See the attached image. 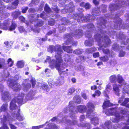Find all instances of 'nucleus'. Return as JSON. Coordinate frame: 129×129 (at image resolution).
Instances as JSON below:
<instances>
[{"label":"nucleus","instance_id":"f257e3e1","mask_svg":"<svg viewBox=\"0 0 129 129\" xmlns=\"http://www.w3.org/2000/svg\"><path fill=\"white\" fill-rule=\"evenodd\" d=\"M48 51L51 53L53 51H56L55 55L56 60H52L50 62V67L52 69L56 68L59 72L63 70L65 66V64L62 63L63 60L61 54L62 51L61 50L60 46L59 45H56L55 46H51L49 47Z\"/></svg>","mask_w":129,"mask_h":129},{"label":"nucleus","instance_id":"f03ea898","mask_svg":"<svg viewBox=\"0 0 129 129\" xmlns=\"http://www.w3.org/2000/svg\"><path fill=\"white\" fill-rule=\"evenodd\" d=\"M24 96L23 93H21L19 94L17 98L12 100L10 104V109L12 110L16 109L17 107L15 104V102H17L19 104H22L23 102V99Z\"/></svg>","mask_w":129,"mask_h":129},{"label":"nucleus","instance_id":"7ed1b4c3","mask_svg":"<svg viewBox=\"0 0 129 129\" xmlns=\"http://www.w3.org/2000/svg\"><path fill=\"white\" fill-rule=\"evenodd\" d=\"M108 112L111 115L115 114V117L111 118V120L114 122H117L120 119H122L123 116H121L120 114H119L117 113H116V111L115 108H111L108 111Z\"/></svg>","mask_w":129,"mask_h":129},{"label":"nucleus","instance_id":"20e7f679","mask_svg":"<svg viewBox=\"0 0 129 129\" xmlns=\"http://www.w3.org/2000/svg\"><path fill=\"white\" fill-rule=\"evenodd\" d=\"M117 79L118 82L120 84L122 83L124 84V87L123 88V93H128L129 91V88L128 89L127 86L126 85V84L124 82V80L123 78L120 75H118L117 76Z\"/></svg>","mask_w":129,"mask_h":129},{"label":"nucleus","instance_id":"39448f33","mask_svg":"<svg viewBox=\"0 0 129 129\" xmlns=\"http://www.w3.org/2000/svg\"><path fill=\"white\" fill-rule=\"evenodd\" d=\"M82 30L81 29L78 30L77 31H76L75 33H73V35H71V34H68L66 36L67 38H68V40L67 41L65 42V44L66 45H68V44H70V43H71L69 39L70 38H71L74 35H75L77 36V37L78 36V38L80 37H81L82 35Z\"/></svg>","mask_w":129,"mask_h":129},{"label":"nucleus","instance_id":"423d86ee","mask_svg":"<svg viewBox=\"0 0 129 129\" xmlns=\"http://www.w3.org/2000/svg\"><path fill=\"white\" fill-rule=\"evenodd\" d=\"M12 119L11 118V116H8L7 119L5 116H4L3 119L1 120V123H3V126L0 128V129H9L8 127L5 124V122L8 121H12Z\"/></svg>","mask_w":129,"mask_h":129},{"label":"nucleus","instance_id":"0eeeda50","mask_svg":"<svg viewBox=\"0 0 129 129\" xmlns=\"http://www.w3.org/2000/svg\"><path fill=\"white\" fill-rule=\"evenodd\" d=\"M86 107L85 105H79L74 108L72 113H73L74 110L75 111L76 113H77L78 111L81 113L84 112L86 111Z\"/></svg>","mask_w":129,"mask_h":129},{"label":"nucleus","instance_id":"6e6552de","mask_svg":"<svg viewBox=\"0 0 129 129\" xmlns=\"http://www.w3.org/2000/svg\"><path fill=\"white\" fill-rule=\"evenodd\" d=\"M9 86L11 87H12L13 90L16 91H19L21 89V87L20 84L15 82L14 84L11 83L9 85Z\"/></svg>","mask_w":129,"mask_h":129},{"label":"nucleus","instance_id":"1a4fd4ad","mask_svg":"<svg viewBox=\"0 0 129 129\" xmlns=\"http://www.w3.org/2000/svg\"><path fill=\"white\" fill-rule=\"evenodd\" d=\"M87 108L89 109L87 111V116H90L89 117H91L90 114H91V115H92V112H93L92 109L94 108V106L92 103H89L87 104Z\"/></svg>","mask_w":129,"mask_h":129},{"label":"nucleus","instance_id":"9d476101","mask_svg":"<svg viewBox=\"0 0 129 129\" xmlns=\"http://www.w3.org/2000/svg\"><path fill=\"white\" fill-rule=\"evenodd\" d=\"M119 86L116 84H114L113 85V90L116 94L118 96L119 95V93L120 91L119 88Z\"/></svg>","mask_w":129,"mask_h":129},{"label":"nucleus","instance_id":"9b49d317","mask_svg":"<svg viewBox=\"0 0 129 129\" xmlns=\"http://www.w3.org/2000/svg\"><path fill=\"white\" fill-rule=\"evenodd\" d=\"M111 122L110 121H107L103 125V127L105 129L106 128H108V129H111L112 128H116L113 127L110 124Z\"/></svg>","mask_w":129,"mask_h":129},{"label":"nucleus","instance_id":"f8f14e48","mask_svg":"<svg viewBox=\"0 0 129 129\" xmlns=\"http://www.w3.org/2000/svg\"><path fill=\"white\" fill-rule=\"evenodd\" d=\"M104 40H103V41L106 44L104 45L103 44L104 47H107L110 43V40L107 36H105L104 37Z\"/></svg>","mask_w":129,"mask_h":129},{"label":"nucleus","instance_id":"ddd939ff","mask_svg":"<svg viewBox=\"0 0 129 129\" xmlns=\"http://www.w3.org/2000/svg\"><path fill=\"white\" fill-rule=\"evenodd\" d=\"M63 48L64 51H66L68 53H71L72 52H73V50L71 49V46H63Z\"/></svg>","mask_w":129,"mask_h":129},{"label":"nucleus","instance_id":"4468645a","mask_svg":"<svg viewBox=\"0 0 129 129\" xmlns=\"http://www.w3.org/2000/svg\"><path fill=\"white\" fill-rule=\"evenodd\" d=\"M91 120L92 123L95 125L98 124V119L97 117L91 118Z\"/></svg>","mask_w":129,"mask_h":129},{"label":"nucleus","instance_id":"2eb2a0df","mask_svg":"<svg viewBox=\"0 0 129 129\" xmlns=\"http://www.w3.org/2000/svg\"><path fill=\"white\" fill-rule=\"evenodd\" d=\"M2 99L3 100H7L9 96V94L7 92H5L2 94Z\"/></svg>","mask_w":129,"mask_h":129},{"label":"nucleus","instance_id":"dca6fc26","mask_svg":"<svg viewBox=\"0 0 129 129\" xmlns=\"http://www.w3.org/2000/svg\"><path fill=\"white\" fill-rule=\"evenodd\" d=\"M24 64L23 60L17 62V65L18 68H21L23 67Z\"/></svg>","mask_w":129,"mask_h":129},{"label":"nucleus","instance_id":"f3484780","mask_svg":"<svg viewBox=\"0 0 129 129\" xmlns=\"http://www.w3.org/2000/svg\"><path fill=\"white\" fill-rule=\"evenodd\" d=\"M111 105V104L108 100L107 101H105V102L104 103L103 107V108L105 109L106 107L109 106Z\"/></svg>","mask_w":129,"mask_h":129},{"label":"nucleus","instance_id":"a211bd4d","mask_svg":"<svg viewBox=\"0 0 129 129\" xmlns=\"http://www.w3.org/2000/svg\"><path fill=\"white\" fill-rule=\"evenodd\" d=\"M91 17L92 16H89V17L86 16L84 17H81V18L82 22H87L89 20H90V18H91Z\"/></svg>","mask_w":129,"mask_h":129},{"label":"nucleus","instance_id":"6ab92c4d","mask_svg":"<svg viewBox=\"0 0 129 129\" xmlns=\"http://www.w3.org/2000/svg\"><path fill=\"white\" fill-rule=\"evenodd\" d=\"M17 27L16 24L12 22L11 26L9 27V30L12 31L14 30Z\"/></svg>","mask_w":129,"mask_h":129},{"label":"nucleus","instance_id":"aec40b11","mask_svg":"<svg viewBox=\"0 0 129 129\" xmlns=\"http://www.w3.org/2000/svg\"><path fill=\"white\" fill-rule=\"evenodd\" d=\"M100 58L101 60L104 62H107L109 60V58L107 56L100 57Z\"/></svg>","mask_w":129,"mask_h":129},{"label":"nucleus","instance_id":"412c9836","mask_svg":"<svg viewBox=\"0 0 129 129\" xmlns=\"http://www.w3.org/2000/svg\"><path fill=\"white\" fill-rule=\"evenodd\" d=\"M110 80L111 82L114 83L115 82L116 80V77L115 75H113L110 77Z\"/></svg>","mask_w":129,"mask_h":129},{"label":"nucleus","instance_id":"4be33fe9","mask_svg":"<svg viewBox=\"0 0 129 129\" xmlns=\"http://www.w3.org/2000/svg\"><path fill=\"white\" fill-rule=\"evenodd\" d=\"M93 43V42L92 41L86 40L85 41V44L86 46H91Z\"/></svg>","mask_w":129,"mask_h":129},{"label":"nucleus","instance_id":"5701e85b","mask_svg":"<svg viewBox=\"0 0 129 129\" xmlns=\"http://www.w3.org/2000/svg\"><path fill=\"white\" fill-rule=\"evenodd\" d=\"M7 105L6 104H4L2 106L1 108V110L2 111H5L7 109Z\"/></svg>","mask_w":129,"mask_h":129},{"label":"nucleus","instance_id":"b1692460","mask_svg":"<svg viewBox=\"0 0 129 129\" xmlns=\"http://www.w3.org/2000/svg\"><path fill=\"white\" fill-rule=\"evenodd\" d=\"M103 51L104 53L106 54L109 56V57L111 55L110 51L108 49H103Z\"/></svg>","mask_w":129,"mask_h":129},{"label":"nucleus","instance_id":"393cba45","mask_svg":"<svg viewBox=\"0 0 129 129\" xmlns=\"http://www.w3.org/2000/svg\"><path fill=\"white\" fill-rule=\"evenodd\" d=\"M75 91V89L73 87L70 88L68 90V94L71 95Z\"/></svg>","mask_w":129,"mask_h":129},{"label":"nucleus","instance_id":"a878e982","mask_svg":"<svg viewBox=\"0 0 129 129\" xmlns=\"http://www.w3.org/2000/svg\"><path fill=\"white\" fill-rule=\"evenodd\" d=\"M113 48L115 50H118L120 49V47L117 44H114L113 46Z\"/></svg>","mask_w":129,"mask_h":129},{"label":"nucleus","instance_id":"bb28decb","mask_svg":"<svg viewBox=\"0 0 129 129\" xmlns=\"http://www.w3.org/2000/svg\"><path fill=\"white\" fill-rule=\"evenodd\" d=\"M101 94V92L100 91L96 90L95 91V93L93 94L92 95V96L93 97H95V95H96L98 96H100Z\"/></svg>","mask_w":129,"mask_h":129},{"label":"nucleus","instance_id":"cd10ccee","mask_svg":"<svg viewBox=\"0 0 129 129\" xmlns=\"http://www.w3.org/2000/svg\"><path fill=\"white\" fill-rule=\"evenodd\" d=\"M48 86L46 84H43L42 86V88L44 90H46L47 91H49L50 88L48 87Z\"/></svg>","mask_w":129,"mask_h":129},{"label":"nucleus","instance_id":"c85d7f7f","mask_svg":"<svg viewBox=\"0 0 129 129\" xmlns=\"http://www.w3.org/2000/svg\"><path fill=\"white\" fill-rule=\"evenodd\" d=\"M73 122H71L70 120H69L67 121V122L68 123H69V124H75L77 123V122L75 120H73Z\"/></svg>","mask_w":129,"mask_h":129},{"label":"nucleus","instance_id":"c756f323","mask_svg":"<svg viewBox=\"0 0 129 129\" xmlns=\"http://www.w3.org/2000/svg\"><path fill=\"white\" fill-rule=\"evenodd\" d=\"M100 35L98 34L94 36V38L95 39L96 41L99 42V41H101V38H100Z\"/></svg>","mask_w":129,"mask_h":129},{"label":"nucleus","instance_id":"7c9ffc66","mask_svg":"<svg viewBox=\"0 0 129 129\" xmlns=\"http://www.w3.org/2000/svg\"><path fill=\"white\" fill-rule=\"evenodd\" d=\"M16 115L17 119L19 120L22 121L23 119V118L22 116L20 115L19 113H17Z\"/></svg>","mask_w":129,"mask_h":129},{"label":"nucleus","instance_id":"2f4dec72","mask_svg":"<svg viewBox=\"0 0 129 129\" xmlns=\"http://www.w3.org/2000/svg\"><path fill=\"white\" fill-rule=\"evenodd\" d=\"M44 9L45 11L48 13L50 12L51 11L50 8L48 6L47 4L45 5Z\"/></svg>","mask_w":129,"mask_h":129},{"label":"nucleus","instance_id":"473e14b6","mask_svg":"<svg viewBox=\"0 0 129 129\" xmlns=\"http://www.w3.org/2000/svg\"><path fill=\"white\" fill-rule=\"evenodd\" d=\"M8 64L10 67L12 66L13 64V61L12 60L11 58H9L8 60Z\"/></svg>","mask_w":129,"mask_h":129},{"label":"nucleus","instance_id":"72a5a7b5","mask_svg":"<svg viewBox=\"0 0 129 129\" xmlns=\"http://www.w3.org/2000/svg\"><path fill=\"white\" fill-rule=\"evenodd\" d=\"M40 0H33L32 3H31L30 4V6H32V4H34L35 5H37L38 4Z\"/></svg>","mask_w":129,"mask_h":129},{"label":"nucleus","instance_id":"f704fd0d","mask_svg":"<svg viewBox=\"0 0 129 129\" xmlns=\"http://www.w3.org/2000/svg\"><path fill=\"white\" fill-rule=\"evenodd\" d=\"M54 21L53 19H52L49 21L48 23L49 24L51 25H53L54 24Z\"/></svg>","mask_w":129,"mask_h":129},{"label":"nucleus","instance_id":"c9c22d12","mask_svg":"<svg viewBox=\"0 0 129 129\" xmlns=\"http://www.w3.org/2000/svg\"><path fill=\"white\" fill-rule=\"evenodd\" d=\"M54 107V105L52 103L50 104L48 107V109L50 110L53 109Z\"/></svg>","mask_w":129,"mask_h":129},{"label":"nucleus","instance_id":"e433bc0d","mask_svg":"<svg viewBox=\"0 0 129 129\" xmlns=\"http://www.w3.org/2000/svg\"><path fill=\"white\" fill-rule=\"evenodd\" d=\"M30 87V84L29 83H28L24 87V90H26V91Z\"/></svg>","mask_w":129,"mask_h":129},{"label":"nucleus","instance_id":"4c0bfd02","mask_svg":"<svg viewBox=\"0 0 129 129\" xmlns=\"http://www.w3.org/2000/svg\"><path fill=\"white\" fill-rule=\"evenodd\" d=\"M125 53V52L122 51H120L119 54V56L120 57H122L124 56Z\"/></svg>","mask_w":129,"mask_h":129},{"label":"nucleus","instance_id":"58836bf2","mask_svg":"<svg viewBox=\"0 0 129 129\" xmlns=\"http://www.w3.org/2000/svg\"><path fill=\"white\" fill-rule=\"evenodd\" d=\"M75 98L76 100L75 101V102L78 103H79L81 102V99L80 97L79 96H78L77 97Z\"/></svg>","mask_w":129,"mask_h":129},{"label":"nucleus","instance_id":"ea45409f","mask_svg":"<svg viewBox=\"0 0 129 129\" xmlns=\"http://www.w3.org/2000/svg\"><path fill=\"white\" fill-rule=\"evenodd\" d=\"M99 56V53L98 52H96L93 54V56L94 58L98 57Z\"/></svg>","mask_w":129,"mask_h":129},{"label":"nucleus","instance_id":"a19ab883","mask_svg":"<svg viewBox=\"0 0 129 129\" xmlns=\"http://www.w3.org/2000/svg\"><path fill=\"white\" fill-rule=\"evenodd\" d=\"M43 24V22L42 21H39L37 24V26L39 27L42 26Z\"/></svg>","mask_w":129,"mask_h":129},{"label":"nucleus","instance_id":"79ce46f5","mask_svg":"<svg viewBox=\"0 0 129 129\" xmlns=\"http://www.w3.org/2000/svg\"><path fill=\"white\" fill-rule=\"evenodd\" d=\"M19 31L20 33H22L24 31V29L23 26H20L18 27Z\"/></svg>","mask_w":129,"mask_h":129},{"label":"nucleus","instance_id":"37998d69","mask_svg":"<svg viewBox=\"0 0 129 129\" xmlns=\"http://www.w3.org/2000/svg\"><path fill=\"white\" fill-rule=\"evenodd\" d=\"M125 101V104H127V103L129 102V99H128V98L125 99L124 102L123 103L121 104V105H122L124 106V105H123V104Z\"/></svg>","mask_w":129,"mask_h":129},{"label":"nucleus","instance_id":"c03bdc74","mask_svg":"<svg viewBox=\"0 0 129 129\" xmlns=\"http://www.w3.org/2000/svg\"><path fill=\"white\" fill-rule=\"evenodd\" d=\"M76 54H79L82 53V52L79 49L76 50L75 51H74Z\"/></svg>","mask_w":129,"mask_h":129},{"label":"nucleus","instance_id":"a18cd8bd","mask_svg":"<svg viewBox=\"0 0 129 129\" xmlns=\"http://www.w3.org/2000/svg\"><path fill=\"white\" fill-rule=\"evenodd\" d=\"M55 31L54 30L53 31H50L47 34V35H50L53 33H55Z\"/></svg>","mask_w":129,"mask_h":129},{"label":"nucleus","instance_id":"49530a36","mask_svg":"<svg viewBox=\"0 0 129 129\" xmlns=\"http://www.w3.org/2000/svg\"><path fill=\"white\" fill-rule=\"evenodd\" d=\"M32 129H38L41 127V125L33 126L32 127Z\"/></svg>","mask_w":129,"mask_h":129},{"label":"nucleus","instance_id":"de8ad7c7","mask_svg":"<svg viewBox=\"0 0 129 129\" xmlns=\"http://www.w3.org/2000/svg\"><path fill=\"white\" fill-rule=\"evenodd\" d=\"M85 7L86 9H88L90 8V6L89 4L87 3L86 4Z\"/></svg>","mask_w":129,"mask_h":129},{"label":"nucleus","instance_id":"09e8293b","mask_svg":"<svg viewBox=\"0 0 129 129\" xmlns=\"http://www.w3.org/2000/svg\"><path fill=\"white\" fill-rule=\"evenodd\" d=\"M28 9V7H26L22 9V13H25Z\"/></svg>","mask_w":129,"mask_h":129},{"label":"nucleus","instance_id":"8fccbe9b","mask_svg":"<svg viewBox=\"0 0 129 129\" xmlns=\"http://www.w3.org/2000/svg\"><path fill=\"white\" fill-rule=\"evenodd\" d=\"M10 125L11 129H16V127L12 124H10Z\"/></svg>","mask_w":129,"mask_h":129},{"label":"nucleus","instance_id":"3c124183","mask_svg":"<svg viewBox=\"0 0 129 129\" xmlns=\"http://www.w3.org/2000/svg\"><path fill=\"white\" fill-rule=\"evenodd\" d=\"M19 18L20 20L24 22L25 21V19L22 16H20Z\"/></svg>","mask_w":129,"mask_h":129},{"label":"nucleus","instance_id":"603ef678","mask_svg":"<svg viewBox=\"0 0 129 129\" xmlns=\"http://www.w3.org/2000/svg\"><path fill=\"white\" fill-rule=\"evenodd\" d=\"M86 51L89 53H91L92 52H93L92 51V48L88 49H87L86 50Z\"/></svg>","mask_w":129,"mask_h":129},{"label":"nucleus","instance_id":"864d4df0","mask_svg":"<svg viewBox=\"0 0 129 129\" xmlns=\"http://www.w3.org/2000/svg\"><path fill=\"white\" fill-rule=\"evenodd\" d=\"M54 84L56 86H59L60 85H61L62 84L61 83H59V81H58L55 82L54 83Z\"/></svg>","mask_w":129,"mask_h":129},{"label":"nucleus","instance_id":"5fc2aeb1","mask_svg":"<svg viewBox=\"0 0 129 129\" xmlns=\"http://www.w3.org/2000/svg\"><path fill=\"white\" fill-rule=\"evenodd\" d=\"M82 96L83 98L85 99H87V96L86 94L85 93H83L82 95Z\"/></svg>","mask_w":129,"mask_h":129},{"label":"nucleus","instance_id":"6e6d98bb","mask_svg":"<svg viewBox=\"0 0 129 129\" xmlns=\"http://www.w3.org/2000/svg\"><path fill=\"white\" fill-rule=\"evenodd\" d=\"M85 36L88 38H90L91 37V34L88 33V32H86L85 34Z\"/></svg>","mask_w":129,"mask_h":129},{"label":"nucleus","instance_id":"4d7b16f0","mask_svg":"<svg viewBox=\"0 0 129 129\" xmlns=\"http://www.w3.org/2000/svg\"><path fill=\"white\" fill-rule=\"evenodd\" d=\"M33 30L35 32V33H38L40 31V29H34Z\"/></svg>","mask_w":129,"mask_h":129},{"label":"nucleus","instance_id":"13d9d810","mask_svg":"<svg viewBox=\"0 0 129 129\" xmlns=\"http://www.w3.org/2000/svg\"><path fill=\"white\" fill-rule=\"evenodd\" d=\"M80 120L81 121H82L85 119V116L84 115H81L80 117Z\"/></svg>","mask_w":129,"mask_h":129},{"label":"nucleus","instance_id":"bf43d9fd","mask_svg":"<svg viewBox=\"0 0 129 129\" xmlns=\"http://www.w3.org/2000/svg\"><path fill=\"white\" fill-rule=\"evenodd\" d=\"M18 3V0H16L14 2V5L15 6L17 5Z\"/></svg>","mask_w":129,"mask_h":129},{"label":"nucleus","instance_id":"052dcab7","mask_svg":"<svg viewBox=\"0 0 129 129\" xmlns=\"http://www.w3.org/2000/svg\"><path fill=\"white\" fill-rule=\"evenodd\" d=\"M35 11V9H34L31 8L29 9L28 11L31 12H34Z\"/></svg>","mask_w":129,"mask_h":129},{"label":"nucleus","instance_id":"680f3d73","mask_svg":"<svg viewBox=\"0 0 129 129\" xmlns=\"http://www.w3.org/2000/svg\"><path fill=\"white\" fill-rule=\"evenodd\" d=\"M97 87L96 86L94 85L93 86H92L91 87V89L92 90L96 89Z\"/></svg>","mask_w":129,"mask_h":129},{"label":"nucleus","instance_id":"e2e57ef3","mask_svg":"<svg viewBox=\"0 0 129 129\" xmlns=\"http://www.w3.org/2000/svg\"><path fill=\"white\" fill-rule=\"evenodd\" d=\"M93 3L95 5H97L99 3V2L96 0H94L93 1Z\"/></svg>","mask_w":129,"mask_h":129},{"label":"nucleus","instance_id":"0e129e2a","mask_svg":"<svg viewBox=\"0 0 129 129\" xmlns=\"http://www.w3.org/2000/svg\"><path fill=\"white\" fill-rule=\"evenodd\" d=\"M126 111L125 109H124L123 110L121 114H124L126 113Z\"/></svg>","mask_w":129,"mask_h":129},{"label":"nucleus","instance_id":"69168bd1","mask_svg":"<svg viewBox=\"0 0 129 129\" xmlns=\"http://www.w3.org/2000/svg\"><path fill=\"white\" fill-rule=\"evenodd\" d=\"M125 101L123 103V105H124V106L127 107H128L129 108V104H125Z\"/></svg>","mask_w":129,"mask_h":129},{"label":"nucleus","instance_id":"338daca9","mask_svg":"<svg viewBox=\"0 0 129 129\" xmlns=\"http://www.w3.org/2000/svg\"><path fill=\"white\" fill-rule=\"evenodd\" d=\"M72 81L74 83H75L76 82V79L74 78H72Z\"/></svg>","mask_w":129,"mask_h":129},{"label":"nucleus","instance_id":"774afa93","mask_svg":"<svg viewBox=\"0 0 129 129\" xmlns=\"http://www.w3.org/2000/svg\"><path fill=\"white\" fill-rule=\"evenodd\" d=\"M102 64V62H100L98 63L97 64V65L98 66L101 65Z\"/></svg>","mask_w":129,"mask_h":129}]
</instances>
